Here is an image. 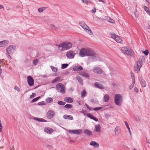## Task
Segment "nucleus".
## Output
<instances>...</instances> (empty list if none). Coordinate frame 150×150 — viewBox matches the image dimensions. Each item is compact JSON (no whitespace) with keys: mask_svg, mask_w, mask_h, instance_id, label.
I'll return each mask as SVG.
<instances>
[{"mask_svg":"<svg viewBox=\"0 0 150 150\" xmlns=\"http://www.w3.org/2000/svg\"><path fill=\"white\" fill-rule=\"evenodd\" d=\"M72 46V44L69 42H64L60 43L58 46L59 50L63 51L69 49Z\"/></svg>","mask_w":150,"mask_h":150,"instance_id":"obj_1","label":"nucleus"},{"mask_svg":"<svg viewBox=\"0 0 150 150\" xmlns=\"http://www.w3.org/2000/svg\"><path fill=\"white\" fill-rule=\"evenodd\" d=\"M87 56H91L93 61H100V58L96 56V53L94 51L87 48Z\"/></svg>","mask_w":150,"mask_h":150,"instance_id":"obj_2","label":"nucleus"},{"mask_svg":"<svg viewBox=\"0 0 150 150\" xmlns=\"http://www.w3.org/2000/svg\"><path fill=\"white\" fill-rule=\"evenodd\" d=\"M79 25L86 32L90 35H93V33L91 30L84 22L82 21L80 22Z\"/></svg>","mask_w":150,"mask_h":150,"instance_id":"obj_3","label":"nucleus"},{"mask_svg":"<svg viewBox=\"0 0 150 150\" xmlns=\"http://www.w3.org/2000/svg\"><path fill=\"white\" fill-rule=\"evenodd\" d=\"M115 104L118 106L121 105L123 101L122 96L120 94H116L115 96Z\"/></svg>","mask_w":150,"mask_h":150,"instance_id":"obj_4","label":"nucleus"},{"mask_svg":"<svg viewBox=\"0 0 150 150\" xmlns=\"http://www.w3.org/2000/svg\"><path fill=\"white\" fill-rule=\"evenodd\" d=\"M56 89L57 91L62 93H64L66 91L65 88L62 83H59L56 86Z\"/></svg>","mask_w":150,"mask_h":150,"instance_id":"obj_5","label":"nucleus"},{"mask_svg":"<svg viewBox=\"0 0 150 150\" xmlns=\"http://www.w3.org/2000/svg\"><path fill=\"white\" fill-rule=\"evenodd\" d=\"M121 51L124 54L130 56L132 54V50L129 47H123L121 48Z\"/></svg>","mask_w":150,"mask_h":150,"instance_id":"obj_6","label":"nucleus"},{"mask_svg":"<svg viewBox=\"0 0 150 150\" xmlns=\"http://www.w3.org/2000/svg\"><path fill=\"white\" fill-rule=\"evenodd\" d=\"M16 50V47L14 45H10L7 47L6 48L7 54H13Z\"/></svg>","mask_w":150,"mask_h":150,"instance_id":"obj_7","label":"nucleus"},{"mask_svg":"<svg viewBox=\"0 0 150 150\" xmlns=\"http://www.w3.org/2000/svg\"><path fill=\"white\" fill-rule=\"evenodd\" d=\"M142 65V61H138L135 64L134 70L135 72L137 73L140 70Z\"/></svg>","mask_w":150,"mask_h":150,"instance_id":"obj_8","label":"nucleus"},{"mask_svg":"<svg viewBox=\"0 0 150 150\" xmlns=\"http://www.w3.org/2000/svg\"><path fill=\"white\" fill-rule=\"evenodd\" d=\"M76 54L74 51L70 50L67 52L66 54V56L69 59H72L74 58Z\"/></svg>","mask_w":150,"mask_h":150,"instance_id":"obj_9","label":"nucleus"},{"mask_svg":"<svg viewBox=\"0 0 150 150\" xmlns=\"http://www.w3.org/2000/svg\"><path fill=\"white\" fill-rule=\"evenodd\" d=\"M87 48H82L79 52V55L80 56L83 57L85 56H87Z\"/></svg>","mask_w":150,"mask_h":150,"instance_id":"obj_10","label":"nucleus"},{"mask_svg":"<svg viewBox=\"0 0 150 150\" xmlns=\"http://www.w3.org/2000/svg\"><path fill=\"white\" fill-rule=\"evenodd\" d=\"M110 36L117 42L120 43L122 41V39L119 37L118 36L116 35L115 34L111 33L110 34Z\"/></svg>","mask_w":150,"mask_h":150,"instance_id":"obj_11","label":"nucleus"},{"mask_svg":"<svg viewBox=\"0 0 150 150\" xmlns=\"http://www.w3.org/2000/svg\"><path fill=\"white\" fill-rule=\"evenodd\" d=\"M82 131L81 129L69 130L68 132L70 134H79L81 133Z\"/></svg>","mask_w":150,"mask_h":150,"instance_id":"obj_12","label":"nucleus"},{"mask_svg":"<svg viewBox=\"0 0 150 150\" xmlns=\"http://www.w3.org/2000/svg\"><path fill=\"white\" fill-rule=\"evenodd\" d=\"M92 70L94 73L98 74H102L103 72L102 70L100 68L97 67H93Z\"/></svg>","mask_w":150,"mask_h":150,"instance_id":"obj_13","label":"nucleus"},{"mask_svg":"<svg viewBox=\"0 0 150 150\" xmlns=\"http://www.w3.org/2000/svg\"><path fill=\"white\" fill-rule=\"evenodd\" d=\"M27 82L29 85L30 86H33L34 85V80L30 76H29L27 77Z\"/></svg>","mask_w":150,"mask_h":150,"instance_id":"obj_14","label":"nucleus"},{"mask_svg":"<svg viewBox=\"0 0 150 150\" xmlns=\"http://www.w3.org/2000/svg\"><path fill=\"white\" fill-rule=\"evenodd\" d=\"M140 83L141 85L143 87H145L146 86V83L145 81L142 77L140 76L139 78Z\"/></svg>","mask_w":150,"mask_h":150,"instance_id":"obj_15","label":"nucleus"},{"mask_svg":"<svg viewBox=\"0 0 150 150\" xmlns=\"http://www.w3.org/2000/svg\"><path fill=\"white\" fill-rule=\"evenodd\" d=\"M94 86L96 88H98L101 89H104L105 87L102 84L98 82H96L94 83Z\"/></svg>","mask_w":150,"mask_h":150,"instance_id":"obj_16","label":"nucleus"},{"mask_svg":"<svg viewBox=\"0 0 150 150\" xmlns=\"http://www.w3.org/2000/svg\"><path fill=\"white\" fill-rule=\"evenodd\" d=\"M9 42L8 40H4L0 41V47L6 46L9 43Z\"/></svg>","mask_w":150,"mask_h":150,"instance_id":"obj_17","label":"nucleus"},{"mask_svg":"<svg viewBox=\"0 0 150 150\" xmlns=\"http://www.w3.org/2000/svg\"><path fill=\"white\" fill-rule=\"evenodd\" d=\"M55 113L52 110H50L47 112V118L49 119H51L53 118Z\"/></svg>","mask_w":150,"mask_h":150,"instance_id":"obj_18","label":"nucleus"},{"mask_svg":"<svg viewBox=\"0 0 150 150\" xmlns=\"http://www.w3.org/2000/svg\"><path fill=\"white\" fill-rule=\"evenodd\" d=\"M83 69V67L80 66H76L74 67L73 68V70L74 71H79L82 70Z\"/></svg>","mask_w":150,"mask_h":150,"instance_id":"obj_19","label":"nucleus"},{"mask_svg":"<svg viewBox=\"0 0 150 150\" xmlns=\"http://www.w3.org/2000/svg\"><path fill=\"white\" fill-rule=\"evenodd\" d=\"M90 145L93 146L95 148H98L99 146V144L96 142L93 141L91 142Z\"/></svg>","mask_w":150,"mask_h":150,"instance_id":"obj_20","label":"nucleus"},{"mask_svg":"<svg viewBox=\"0 0 150 150\" xmlns=\"http://www.w3.org/2000/svg\"><path fill=\"white\" fill-rule=\"evenodd\" d=\"M64 100L65 101L68 103H72L73 102V98L69 97H66L65 98Z\"/></svg>","mask_w":150,"mask_h":150,"instance_id":"obj_21","label":"nucleus"},{"mask_svg":"<svg viewBox=\"0 0 150 150\" xmlns=\"http://www.w3.org/2000/svg\"><path fill=\"white\" fill-rule=\"evenodd\" d=\"M87 115L88 117H89L91 119L94 120L96 122H97L98 121V120L97 118L94 117L93 115L90 113H88L87 114Z\"/></svg>","mask_w":150,"mask_h":150,"instance_id":"obj_22","label":"nucleus"},{"mask_svg":"<svg viewBox=\"0 0 150 150\" xmlns=\"http://www.w3.org/2000/svg\"><path fill=\"white\" fill-rule=\"evenodd\" d=\"M79 74L83 77L86 78H88L89 76V74L88 73L84 71L80 72Z\"/></svg>","mask_w":150,"mask_h":150,"instance_id":"obj_23","label":"nucleus"},{"mask_svg":"<svg viewBox=\"0 0 150 150\" xmlns=\"http://www.w3.org/2000/svg\"><path fill=\"white\" fill-rule=\"evenodd\" d=\"M110 99V97L108 94H105L103 97V101L105 102H108Z\"/></svg>","mask_w":150,"mask_h":150,"instance_id":"obj_24","label":"nucleus"},{"mask_svg":"<svg viewBox=\"0 0 150 150\" xmlns=\"http://www.w3.org/2000/svg\"><path fill=\"white\" fill-rule=\"evenodd\" d=\"M120 129L119 127L117 126L115 129L114 132L115 135L116 136L118 135L120 133Z\"/></svg>","mask_w":150,"mask_h":150,"instance_id":"obj_25","label":"nucleus"},{"mask_svg":"<svg viewBox=\"0 0 150 150\" xmlns=\"http://www.w3.org/2000/svg\"><path fill=\"white\" fill-rule=\"evenodd\" d=\"M101 128L99 124H98L95 126V128L94 129L95 131L96 132H99L100 131Z\"/></svg>","mask_w":150,"mask_h":150,"instance_id":"obj_26","label":"nucleus"},{"mask_svg":"<svg viewBox=\"0 0 150 150\" xmlns=\"http://www.w3.org/2000/svg\"><path fill=\"white\" fill-rule=\"evenodd\" d=\"M63 117L65 119L71 120H72L74 119L73 117L71 115H64L63 116Z\"/></svg>","mask_w":150,"mask_h":150,"instance_id":"obj_27","label":"nucleus"},{"mask_svg":"<svg viewBox=\"0 0 150 150\" xmlns=\"http://www.w3.org/2000/svg\"><path fill=\"white\" fill-rule=\"evenodd\" d=\"M77 79L78 82L81 85H83V81L82 78L79 76H77L76 77Z\"/></svg>","mask_w":150,"mask_h":150,"instance_id":"obj_28","label":"nucleus"},{"mask_svg":"<svg viewBox=\"0 0 150 150\" xmlns=\"http://www.w3.org/2000/svg\"><path fill=\"white\" fill-rule=\"evenodd\" d=\"M84 133L86 135L89 136L92 135V132L90 130L87 129L84 130Z\"/></svg>","mask_w":150,"mask_h":150,"instance_id":"obj_29","label":"nucleus"},{"mask_svg":"<svg viewBox=\"0 0 150 150\" xmlns=\"http://www.w3.org/2000/svg\"><path fill=\"white\" fill-rule=\"evenodd\" d=\"M33 119L36 120L40 122H46L47 121L42 118H38V117H35Z\"/></svg>","mask_w":150,"mask_h":150,"instance_id":"obj_30","label":"nucleus"},{"mask_svg":"<svg viewBox=\"0 0 150 150\" xmlns=\"http://www.w3.org/2000/svg\"><path fill=\"white\" fill-rule=\"evenodd\" d=\"M135 83L134 78H132V84L130 85L129 87V89L130 90L132 89L133 87L134 83Z\"/></svg>","mask_w":150,"mask_h":150,"instance_id":"obj_31","label":"nucleus"},{"mask_svg":"<svg viewBox=\"0 0 150 150\" xmlns=\"http://www.w3.org/2000/svg\"><path fill=\"white\" fill-rule=\"evenodd\" d=\"M61 79V77H59L56 78L52 81V83H55L59 81Z\"/></svg>","mask_w":150,"mask_h":150,"instance_id":"obj_32","label":"nucleus"},{"mask_svg":"<svg viewBox=\"0 0 150 150\" xmlns=\"http://www.w3.org/2000/svg\"><path fill=\"white\" fill-rule=\"evenodd\" d=\"M144 8L147 14L150 16V11H149V8L146 6H144Z\"/></svg>","mask_w":150,"mask_h":150,"instance_id":"obj_33","label":"nucleus"},{"mask_svg":"<svg viewBox=\"0 0 150 150\" xmlns=\"http://www.w3.org/2000/svg\"><path fill=\"white\" fill-rule=\"evenodd\" d=\"M39 62V60L38 59H35L33 60V63L34 65H38Z\"/></svg>","mask_w":150,"mask_h":150,"instance_id":"obj_34","label":"nucleus"},{"mask_svg":"<svg viewBox=\"0 0 150 150\" xmlns=\"http://www.w3.org/2000/svg\"><path fill=\"white\" fill-rule=\"evenodd\" d=\"M46 8V7H43L39 8L38 11L39 13L42 12L44 10H45Z\"/></svg>","mask_w":150,"mask_h":150,"instance_id":"obj_35","label":"nucleus"},{"mask_svg":"<svg viewBox=\"0 0 150 150\" xmlns=\"http://www.w3.org/2000/svg\"><path fill=\"white\" fill-rule=\"evenodd\" d=\"M50 27L53 30H57L58 29V28L56 26L52 24H50Z\"/></svg>","mask_w":150,"mask_h":150,"instance_id":"obj_36","label":"nucleus"},{"mask_svg":"<svg viewBox=\"0 0 150 150\" xmlns=\"http://www.w3.org/2000/svg\"><path fill=\"white\" fill-rule=\"evenodd\" d=\"M81 97L82 98L86 96V92L85 90H83V91L81 93Z\"/></svg>","mask_w":150,"mask_h":150,"instance_id":"obj_37","label":"nucleus"},{"mask_svg":"<svg viewBox=\"0 0 150 150\" xmlns=\"http://www.w3.org/2000/svg\"><path fill=\"white\" fill-rule=\"evenodd\" d=\"M69 65L67 64H62L61 68L62 69H64L66 68Z\"/></svg>","mask_w":150,"mask_h":150,"instance_id":"obj_38","label":"nucleus"},{"mask_svg":"<svg viewBox=\"0 0 150 150\" xmlns=\"http://www.w3.org/2000/svg\"><path fill=\"white\" fill-rule=\"evenodd\" d=\"M64 107L67 108H71L72 107V105L71 104H67L64 106Z\"/></svg>","mask_w":150,"mask_h":150,"instance_id":"obj_39","label":"nucleus"},{"mask_svg":"<svg viewBox=\"0 0 150 150\" xmlns=\"http://www.w3.org/2000/svg\"><path fill=\"white\" fill-rule=\"evenodd\" d=\"M54 131L53 129L50 128H47V133L51 134Z\"/></svg>","mask_w":150,"mask_h":150,"instance_id":"obj_40","label":"nucleus"},{"mask_svg":"<svg viewBox=\"0 0 150 150\" xmlns=\"http://www.w3.org/2000/svg\"><path fill=\"white\" fill-rule=\"evenodd\" d=\"M51 68L52 71L55 72H56L58 70V69L57 67H55L53 66H51Z\"/></svg>","mask_w":150,"mask_h":150,"instance_id":"obj_41","label":"nucleus"},{"mask_svg":"<svg viewBox=\"0 0 150 150\" xmlns=\"http://www.w3.org/2000/svg\"><path fill=\"white\" fill-rule=\"evenodd\" d=\"M81 1L85 4H91V2L89 0H81Z\"/></svg>","mask_w":150,"mask_h":150,"instance_id":"obj_42","label":"nucleus"},{"mask_svg":"<svg viewBox=\"0 0 150 150\" xmlns=\"http://www.w3.org/2000/svg\"><path fill=\"white\" fill-rule=\"evenodd\" d=\"M57 103L59 105H64L65 104V103L62 101H59L57 102Z\"/></svg>","mask_w":150,"mask_h":150,"instance_id":"obj_43","label":"nucleus"},{"mask_svg":"<svg viewBox=\"0 0 150 150\" xmlns=\"http://www.w3.org/2000/svg\"><path fill=\"white\" fill-rule=\"evenodd\" d=\"M53 101V99L52 98H47V103H50Z\"/></svg>","mask_w":150,"mask_h":150,"instance_id":"obj_44","label":"nucleus"},{"mask_svg":"<svg viewBox=\"0 0 150 150\" xmlns=\"http://www.w3.org/2000/svg\"><path fill=\"white\" fill-rule=\"evenodd\" d=\"M40 98V96L36 98H34L32 100V102L33 103L35 101H36L38 100Z\"/></svg>","mask_w":150,"mask_h":150,"instance_id":"obj_45","label":"nucleus"},{"mask_svg":"<svg viewBox=\"0 0 150 150\" xmlns=\"http://www.w3.org/2000/svg\"><path fill=\"white\" fill-rule=\"evenodd\" d=\"M125 124L126 125V127L127 128L128 130H129V129H130L129 128V125L128 124V123L127 122V121H125Z\"/></svg>","mask_w":150,"mask_h":150,"instance_id":"obj_46","label":"nucleus"},{"mask_svg":"<svg viewBox=\"0 0 150 150\" xmlns=\"http://www.w3.org/2000/svg\"><path fill=\"white\" fill-rule=\"evenodd\" d=\"M105 118L107 119H108L109 118H110V116L111 115L108 114V113H105Z\"/></svg>","mask_w":150,"mask_h":150,"instance_id":"obj_47","label":"nucleus"},{"mask_svg":"<svg viewBox=\"0 0 150 150\" xmlns=\"http://www.w3.org/2000/svg\"><path fill=\"white\" fill-rule=\"evenodd\" d=\"M102 108L101 107L95 108H93V110L94 111H98L102 109Z\"/></svg>","mask_w":150,"mask_h":150,"instance_id":"obj_48","label":"nucleus"},{"mask_svg":"<svg viewBox=\"0 0 150 150\" xmlns=\"http://www.w3.org/2000/svg\"><path fill=\"white\" fill-rule=\"evenodd\" d=\"M143 52L146 55H147L149 54V51L147 50H146L145 51H143Z\"/></svg>","mask_w":150,"mask_h":150,"instance_id":"obj_49","label":"nucleus"},{"mask_svg":"<svg viewBox=\"0 0 150 150\" xmlns=\"http://www.w3.org/2000/svg\"><path fill=\"white\" fill-rule=\"evenodd\" d=\"M14 89L17 91L18 92H19L20 91V88L17 86H16L14 87Z\"/></svg>","mask_w":150,"mask_h":150,"instance_id":"obj_50","label":"nucleus"},{"mask_svg":"<svg viewBox=\"0 0 150 150\" xmlns=\"http://www.w3.org/2000/svg\"><path fill=\"white\" fill-rule=\"evenodd\" d=\"M10 54H7V53H6V55H7V57L9 59H11V56L10 55Z\"/></svg>","mask_w":150,"mask_h":150,"instance_id":"obj_51","label":"nucleus"},{"mask_svg":"<svg viewBox=\"0 0 150 150\" xmlns=\"http://www.w3.org/2000/svg\"><path fill=\"white\" fill-rule=\"evenodd\" d=\"M108 21L109 22L112 23H114V21L113 19L111 18H110L108 20Z\"/></svg>","mask_w":150,"mask_h":150,"instance_id":"obj_52","label":"nucleus"},{"mask_svg":"<svg viewBox=\"0 0 150 150\" xmlns=\"http://www.w3.org/2000/svg\"><path fill=\"white\" fill-rule=\"evenodd\" d=\"M36 95L35 93H32V95L30 96V98H33Z\"/></svg>","mask_w":150,"mask_h":150,"instance_id":"obj_53","label":"nucleus"},{"mask_svg":"<svg viewBox=\"0 0 150 150\" xmlns=\"http://www.w3.org/2000/svg\"><path fill=\"white\" fill-rule=\"evenodd\" d=\"M135 118H136V120L137 121H139L140 120V118L139 117L138 115H137L136 116H135Z\"/></svg>","mask_w":150,"mask_h":150,"instance_id":"obj_54","label":"nucleus"},{"mask_svg":"<svg viewBox=\"0 0 150 150\" xmlns=\"http://www.w3.org/2000/svg\"><path fill=\"white\" fill-rule=\"evenodd\" d=\"M2 129V126L1 123V121L0 120V132H1Z\"/></svg>","mask_w":150,"mask_h":150,"instance_id":"obj_55","label":"nucleus"},{"mask_svg":"<svg viewBox=\"0 0 150 150\" xmlns=\"http://www.w3.org/2000/svg\"><path fill=\"white\" fill-rule=\"evenodd\" d=\"M134 91L136 92H138L139 91V90L136 87H135L134 89Z\"/></svg>","mask_w":150,"mask_h":150,"instance_id":"obj_56","label":"nucleus"},{"mask_svg":"<svg viewBox=\"0 0 150 150\" xmlns=\"http://www.w3.org/2000/svg\"><path fill=\"white\" fill-rule=\"evenodd\" d=\"M92 11L93 12V13H95L96 12V9L95 8H94L92 10Z\"/></svg>","mask_w":150,"mask_h":150,"instance_id":"obj_57","label":"nucleus"},{"mask_svg":"<svg viewBox=\"0 0 150 150\" xmlns=\"http://www.w3.org/2000/svg\"><path fill=\"white\" fill-rule=\"evenodd\" d=\"M38 105H43L44 104L42 102H39L38 103Z\"/></svg>","mask_w":150,"mask_h":150,"instance_id":"obj_58","label":"nucleus"},{"mask_svg":"<svg viewBox=\"0 0 150 150\" xmlns=\"http://www.w3.org/2000/svg\"><path fill=\"white\" fill-rule=\"evenodd\" d=\"M47 148L52 149L53 147L51 145H47Z\"/></svg>","mask_w":150,"mask_h":150,"instance_id":"obj_59","label":"nucleus"},{"mask_svg":"<svg viewBox=\"0 0 150 150\" xmlns=\"http://www.w3.org/2000/svg\"><path fill=\"white\" fill-rule=\"evenodd\" d=\"M131 76L132 77V78H134L135 79V77L134 76V74L133 73H132L131 72Z\"/></svg>","mask_w":150,"mask_h":150,"instance_id":"obj_60","label":"nucleus"},{"mask_svg":"<svg viewBox=\"0 0 150 150\" xmlns=\"http://www.w3.org/2000/svg\"><path fill=\"white\" fill-rule=\"evenodd\" d=\"M2 73V70L1 68V66H0V75H1Z\"/></svg>","mask_w":150,"mask_h":150,"instance_id":"obj_61","label":"nucleus"},{"mask_svg":"<svg viewBox=\"0 0 150 150\" xmlns=\"http://www.w3.org/2000/svg\"><path fill=\"white\" fill-rule=\"evenodd\" d=\"M98 1L99 2H102L104 4H105V2L104 1H103V0H99Z\"/></svg>","mask_w":150,"mask_h":150,"instance_id":"obj_62","label":"nucleus"},{"mask_svg":"<svg viewBox=\"0 0 150 150\" xmlns=\"http://www.w3.org/2000/svg\"><path fill=\"white\" fill-rule=\"evenodd\" d=\"M4 8V6L1 4H0V9H2Z\"/></svg>","mask_w":150,"mask_h":150,"instance_id":"obj_63","label":"nucleus"},{"mask_svg":"<svg viewBox=\"0 0 150 150\" xmlns=\"http://www.w3.org/2000/svg\"><path fill=\"white\" fill-rule=\"evenodd\" d=\"M147 28L148 29H150V24L147 27Z\"/></svg>","mask_w":150,"mask_h":150,"instance_id":"obj_64","label":"nucleus"}]
</instances>
